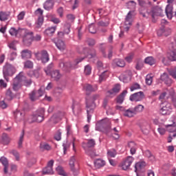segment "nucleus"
I'll use <instances>...</instances> for the list:
<instances>
[{
	"label": "nucleus",
	"instance_id": "obj_1",
	"mask_svg": "<svg viewBox=\"0 0 176 176\" xmlns=\"http://www.w3.org/2000/svg\"><path fill=\"white\" fill-rule=\"evenodd\" d=\"M83 60H85V58H78L74 61H67L65 63L61 61L59 63L58 67L63 72L69 73L72 69L78 68V64L83 61Z\"/></svg>",
	"mask_w": 176,
	"mask_h": 176
},
{
	"label": "nucleus",
	"instance_id": "obj_2",
	"mask_svg": "<svg viewBox=\"0 0 176 176\" xmlns=\"http://www.w3.org/2000/svg\"><path fill=\"white\" fill-rule=\"evenodd\" d=\"M96 146V140L94 139H89L87 140V143H82V148L85 151V153L90 156V157H96L97 154H96V151L93 150V148Z\"/></svg>",
	"mask_w": 176,
	"mask_h": 176
},
{
	"label": "nucleus",
	"instance_id": "obj_3",
	"mask_svg": "<svg viewBox=\"0 0 176 176\" xmlns=\"http://www.w3.org/2000/svg\"><path fill=\"white\" fill-rule=\"evenodd\" d=\"M45 119V109L41 108L38 109L35 113L30 116L28 119V123H34V122H37V123H41L43 122Z\"/></svg>",
	"mask_w": 176,
	"mask_h": 176
},
{
	"label": "nucleus",
	"instance_id": "obj_4",
	"mask_svg": "<svg viewBox=\"0 0 176 176\" xmlns=\"http://www.w3.org/2000/svg\"><path fill=\"white\" fill-rule=\"evenodd\" d=\"M21 36L23 37V42L25 46H31L34 41V32L25 29V32L22 33Z\"/></svg>",
	"mask_w": 176,
	"mask_h": 176
},
{
	"label": "nucleus",
	"instance_id": "obj_5",
	"mask_svg": "<svg viewBox=\"0 0 176 176\" xmlns=\"http://www.w3.org/2000/svg\"><path fill=\"white\" fill-rule=\"evenodd\" d=\"M15 72L16 69L14 68V67L10 64L6 65L3 70V77L6 80H7V82H9V78H8V76H13V74H14Z\"/></svg>",
	"mask_w": 176,
	"mask_h": 176
},
{
	"label": "nucleus",
	"instance_id": "obj_6",
	"mask_svg": "<svg viewBox=\"0 0 176 176\" xmlns=\"http://www.w3.org/2000/svg\"><path fill=\"white\" fill-rule=\"evenodd\" d=\"M34 56L38 61H41L43 64H46L50 60L49 54L46 50L35 52Z\"/></svg>",
	"mask_w": 176,
	"mask_h": 176
},
{
	"label": "nucleus",
	"instance_id": "obj_7",
	"mask_svg": "<svg viewBox=\"0 0 176 176\" xmlns=\"http://www.w3.org/2000/svg\"><path fill=\"white\" fill-rule=\"evenodd\" d=\"M146 13L151 16L152 19H155V16H163V10L159 6L152 7L151 6L150 9L146 10Z\"/></svg>",
	"mask_w": 176,
	"mask_h": 176
},
{
	"label": "nucleus",
	"instance_id": "obj_8",
	"mask_svg": "<svg viewBox=\"0 0 176 176\" xmlns=\"http://www.w3.org/2000/svg\"><path fill=\"white\" fill-rule=\"evenodd\" d=\"M160 112L162 115H170L171 113V104L164 102L160 104Z\"/></svg>",
	"mask_w": 176,
	"mask_h": 176
},
{
	"label": "nucleus",
	"instance_id": "obj_9",
	"mask_svg": "<svg viewBox=\"0 0 176 176\" xmlns=\"http://www.w3.org/2000/svg\"><path fill=\"white\" fill-rule=\"evenodd\" d=\"M100 98V95L99 94H95L92 96L91 98L89 99H87L86 101V105L87 108L89 109H94L96 108V103H94V101L96 100H98Z\"/></svg>",
	"mask_w": 176,
	"mask_h": 176
},
{
	"label": "nucleus",
	"instance_id": "obj_10",
	"mask_svg": "<svg viewBox=\"0 0 176 176\" xmlns=\"http://www.w3.org/2000/svg\"><path fill=\"white\" fill-rule=\"evenodd\" d=\"M23 77L21 76V73L18 74L14 78L12 84V89L14 91H18L21 89V80Z\"/></svg>",
	"mask_w": 176,
	"mask_h": 176
},
{
	"label": "nucleus",
	"instance_id": "obj_11",
	"mask_svg": "<svg viewBox=\"0 0 176 176\" xmlns=\"http://www.w3.org/2000/svg\"><path fill=\"white\" fill-rule=\"evenodd\" d=\"M43 96V91H42V88H40L38 91L33 90L31 94H29L30 98L31 101H36V100H39L40 97Z\"/></svg>",
	"mask_w": 176,
	"mask_h": 176
},
{
	"label": "nucleus",
	"instance_id": "obj_12",
	"mask_svg": "<svg viewBox=\"0 0 176 176\" xmlns=\"http://www.w3.org/2000/svg\"><path fill=\"white\" fill-rule=\"evenodd\" d=\"M132 13H134V12L129 11L125 18L124 25H126V27L124 28V30L125 31H126V32H128L129 30H130V27H131V24L133 23Z\"/></svg>",
	"mask_w": 176,
	"mask_h": 176
},
{
	"label": "nucleus",
	"instance_id": "obj_13",
	"mask_svg": "<svg viewBox=\"0 0 176 176\" xmlns=\"http://www.w3.org/2000/svg\"><path fill=\"white\" fill-rule=\"evenodd\" d=\"M116 109H120V111H122L123 116H126V118H133L134 115H135V113L134 112L133 109H129L127 110H124V108L122 106H116Z\"/></svg>",
	"mask_w": 176,
	"mask_h": 176
},
{
	"label": "nucleus",
	"instance_id": "obj_14",
	"mask_svg": "<svg viewBox=\"0 0 176 176\" xmlns=\"http://www.w3.org/2000/svg\"><path fill=\"white\" fill-rule=\"evenodd\" d=\"M170 47L173 50V51L169 53L168 58L170 61H176V39L175 43H170Z\"/></svg>",
	"mask_w": 176,
	"mask_h": 176
},
{
	"label": "nucleus",
	"instance_id": "obj_15",
	"mask_svg": "<svg viewBox=\"0 0 176 176\" xmlns=\"http://www.w3.org/2000/svg\"><path fill=\"white\" fill-rule=\"evenodd\" d=\"M144 92L142 91H139L137 93H135L132 95H131L129 100L131 101H135V102H138V101H142V100H144Z\"/></svg>",
	"mask_w": 176,
	"mask_h": 176
},
{
	"label": "nucleus",
	"instance_id": "obj_16",
	"mask_svg": "<svg viewBox=\"0 0 176 176\" xmlns=\"http://www.w3.org/2000/svg\"><path fill=\"white\" fill-rule=\"evenodd\" d=\"M54 164V160H51L47 162V166L43 169V175L46 174H53V165Z\"/></svg>",
	"mask_w": 176,
	"mask_h": 176
},
{
	"label": "nucleus",
	"instance_id": "obj_17",
	"mask_svg": "<svg viewBox=\"0 0 176 176\" xmlns=\"http://www.w3.org/2000/svg\"><path fill=\"white\" fill-rule=\"evenodd\" d=\"M83 89L85 90L86 94L89 95L91 93L97 91V90H98V87L96 85H91L90 84H85L83 86Z\"/></svg>",
	"mask_w": 176,
	"mask_h": 176
},
{
	"label": "nucleus",
	"instance_id": "obj_18",
	"mask_svg": "<svg viewBox=\"0 0 176 176\" xmlns=\"http://www.w3.org/2000/svg\"><path fill=\"white\" fill-rule=\"evenodd\" d=\"M12 36H16V38H20L22 34L25 32V29H16L14 28H11L9 31Z\"/></svg>",
	"mask_w": 176,
	"mask_h": 176
},
{
	"label": "nucleus",
	"instance_id": "obj_19",
	"mask_svg": "<svg viewBox=\"0 0 176 176\" xmlns=\"http://www.w3.org/2000/svg\"><path fill=\"white\" fill-rule=\"evenodd\" d=\"M64 113L63 112H58L55 114H54L52 118H50V121L52 122V123H54L56 124V123H58L61 119L64 118Z\"/></svg>",
	"mask_w": 176,
	"mask_h": 176
},
{
	"label": "nucleus",
	"instance_id": "obj_20",
	"mask_svg": "<svg viewBox=\"0 0 176 176\" xmlns=\"http://www.w3.org/2000/svg\"><path fill=\"white\" fill-rule=\"evenodd\" d=\"M134 161V158L131 156H129L123 162L122 164V170H128V168H130L131 166V163Z\"/></svg>",
	"mask_w": 176,
	"mask_h": 176
},
{
	"label": "nucleus",
	"instance_id": "obj_21",
	"mask_svg": "<svg viewBox=\"0 0 176 176\" xmlns=\"http://www.w3.org/2000/svg\"><path fill=\"white\" fill-rule=\"evenodd\" d=\"M160 80L165 83V85H167V86H171L173 84V79L170 78L168 76V74L164 73L160 76Z\"/></svg>",
	"mask_w": 176,
	"mask_h": 176
},
{
	"label": "nucleus",
	"instance_id": "obj_22",
	"mask_svg": "<svg viewBox=\"0 0 176 176\" xmlns=\"http://www.w3.org/2000/svg\"><path fill=\"white\" fill-rule=\"evenodd\" d=\"M119 91H120V85L116 84L111 90L107 91V96L109 97H115Z\"/></svg>",
	"mask_w": 176,
	"mask_h": 176
},
{
	"label": "nucleus",
	"instance_id": "obj_23",
	"mask_svg": "<svg viewBox=\"0 0 176 176\" xmlns=\"http://www.w3.org/2000/svg\"><path fill=\"white\" fill-rule=\"evenodd\" d=\"M14 116L16 122H23V120H25L24 116H25V114L20 111H16L14 112Z\"/></svg>",
	"mask_w": 176,
	"mask_h": 176
},
{
	"label": "nucleus",
	"instance_id": "obj_24",
	"mask_svg": "<svg viewBox=\"0 0 176 176\" xmlns=\"http://www.w3.org/2000/svg\"><path fill=\"white\" fill-rule=\"evenodd\" d=\"M50 76H51L52 79H54V80L58 82V80L61 79L63 74H61V73H60L59 70L56 69V70H54L53 72H52V73Z\"/></svg>",
	"mask_w": 176,
	"mask_h": 176
},
{
	"label": "nucleus",
	"instance_id": "obj_25",
	"mask_svg": "<svg viewBox=\"0 0 176 176\" xmlns=\"http://www.w3.org/2000/svg\"><path fill=\"white\" fill-rule=\"evenodd\" d=\"M75 163H76V159L75 158V156H73L70 158L69 164L74 175H78V171L75 170Z\"/></svg>",
	"mask_w": 176,
	"mask_h": 176
},
{
	"label": "nucleus",
	"instance_id": "obj_26",
	"mask_svg": "<svg viewBox=\"0 0 176 176\" xmlns=\"http://www.w3.org/2000/svg\"><path fill=\"white\" fill-rule=\"evenodd\" d=\"M140 128L143 134H148L149 133V124L146 122H142L140 124Z\"/></svg>",
	"mask_w": 176,
	"mask_h": 176
},
{
	"label": "nucleus",
	"instance_id": "obj_27",
	"mask_svg": "<svg viewBox=\"0 0 176 176\" xmlns=\"http://www.w3.org/2000/svg\"><path fill=\"white\" fill-rule=\"evenodd\" d=\"M128 148H130L131 155H135L137 152V144L134 142H129L128 143Z\"/></svg>",
	"mask_w": 176,
	"mask_h": 176
},
{
	"label": "nucleus",
	"instance_id": "obj_28",
	"mask_svg": "<svg viewBox=\"0 0 176 176\" xmlns=\"http://www.w3.org/2000/svg\"><path fill=\"white\" fill-rule=\"evenodd\" d=\"M21 58H31L32 56V52L29 50H23L21 52Z\"/></svg>",
	"mask_w": 176,
	"mask_h": 176
},
{
	"label": "nucleus",
	"instance_id": "obj_29",
	"mask_svg": "<svg viewBox=\"0 0 176 176\" xmlns=\"http://www.w3.org/2000/svg\"><path fill=\"white\" fill-rule=\"evenodd\" d=\"M126 94H127V90H124L122 93L117 97V104H123V101H124V97H126Z\"/></svg>",
	"mask_w": 176,
	"mask_h": 176
},
{
	"label": "nucleus",
	"instance_id": "obj_30",
	"mask_svg": "<svg viewBox=\"0 0 176 176\" xmlns=\"http://www.w3.org/2000/svg\"><path fill=\"white\" fill-rule=\"evenodd\" d=\"M56 30H57V27H56V26L47 28L45 30V35H47V36H53V34H54V32H56Z\"/></svg>",
	"mask_w": 176,
	"mask_h": 176
},
{
	"label": "nucleus",
	"instance_id": "obj_31",
	"mask_svg": "<svg viewBox=\"0 0 176 176\" xmlns=\"http://www.w3.org/2000/svg\"><path fill=\"white\" fill-rule=\"evenodd\" d=\"M165 12L168 19H173V6L170 4L166 6V8L165 9Z\"/></svg>",
	"mask_w": 176,
	"mask_h": 176
},
{
	"label": "nucleus",
	"instance_id": "obj_32",
	"mask_svg": "<svg viewBox=\"0 0 176 176\" xmlns=\"http://www.w3.org/2000/svg\"><path fill=\"white\" fill-rule=\"evenodd\" d=\"M145 166H146V163L145 162H139L136 163L135 165V173H137V171H141Z\"/></svg>",
	"mask_w": 176,
	"mask_h": 176
},
{
	"label": "nucleus",
	"instance_id": "obj_33",
	"mask_svg": "<svg viewBox=\"0 0 176 176\" xmlns=\"http://www.w3.org/2000/svg\"><path fill=\"white\" fill-rule=\"evenodd\" d=\"M136 5H137V3L134 1H129L128 3H126V8L128 9H131L132 10L131 12H133L132 13V17H133V16H134V10H135Z\"/></svg>",
	"mask_w": 176,
	"mask_h": 176
},
{
	"label": "nucleus",
	"instance_id": "obj_34",
	"mask_svg": "<svg viewBox=\"0 0 176 176\" xmlns=\"http://www.w3.org/2000/svg\"><path fill=\"white\" fill-rule=\"evenodd\" d=\"M94 165L96 168H101V167L105 166V161H104V160L97 159L94 162Z\"/></svg>",
	"mask_w": 176,
	"mask_h": 176
},
{
	"label": "nucleus",
	"instance_id": "obj_35",
	"mask_svg": "<svg viewBox=\"0 0 176 176\" xmlns=\"http://www.w3.org/2000/svg\"><path fill=\"white\" fill-rule=\"evenodd\" d=\"M9 16H10V12H0V21H6L9 19Z\"/></svg>",
	"mask_w": 176,
	"mask_h": 176
},
{
	"label": "nucleus",
	"instance_id": "obj_36",
	"mask_svg": "<svg viewBox=\"0 0 176 176\" xmlns=\"http://www.w3.org/2000/svg\"><path fill=\"white\" fill-rule=\"evenodd\" d=\"M43 8L45 10H50V9H53V1L47 0L44 3Z\"/></svg>",
	"mask_w": 176,
	"mask_h": 176
},
{
	"label": "nucleus",
	"instance_id": "obj_37",
	"mask_svg": "<svg viewBox=\"0 0 176 176\" xmlns=\"http://www.w3.org/2000/svg\"><path fill=\"white\" fill-rule=\"evenodd\" d=\"M114 64L117 65V67H120L121 68H123V67H125L126 63L122 59L120 58H116L113 60Z\"/></svg>",
	"mask_w": 176,
	"mask_h": 176
},
{
	"label": "nucleus",
	"instance_id": "obj_38",
	"mask_svg": "<svg viewBox=\"0 0 176 176\" xmlns=\"http://www.w3.org/2000/svg\"><path fill=\"white\" fill-rule=\"evenodd\" d=\"M40 149L42 152H45V151H50L52 149V146H50L47 143L43 142L40 144Z\"/></svg>",
	"mask_w": 176,
	"mask_h": 176
},
{
	"label": "nucleus",
	"instance_id": "obj_39",
	"mask_svg": "<svg viewBox=\"0 0 176 176\" xmlns=\"http://www.w3.org/2000/svg\"><path fill=\"white\" fill-rule=\"evenodd\" d=\"M144 63L148 65H153L156 64V60L153 56H148L145 58Z\"/></svg>",
	"mask_w": 176,
	"mask_h": 176
},
{
	"label": "nucleus",
	"instance_id": "obj_40",
	"mask_svg": "<svg viewBox=\"0 0 176 176\" xmlns=\"http://www.w3.org/2000/svg\"><path fill=\"white\" fill-rule=\"evenodd\" d=\"M108 76H109V72L108 71L103 72L99 76L100 83H101V82H104V80H106Z\"/></svg>",
	"mask_w": 176,
	"mask_h": 176
},
{
	"label": "nucleus",
	"instance_id": "obj_41",
	"mask_svg": "<svg viewBox=\"0 0 176 176\" xmlns=\"http://www.w3.org/2000/svg\"><path fill=\"white\" fill-rule=\"evenodd\" d=\"M56 46L59 50H65V43L61 40H58L56 43Z\"/></svg>",
	"mask_w": 176,
	"mask_h": 176
},
{
	"label": "nucleus",
	"instance_id": "obj_42",
	"mask_svg": "<svg viewBox=\"0 0 176 176\" xmlns=\"http://www.w3.org/2000/svg\"><path fill=\"white\" fill-rule=\"evenodd\" d=\"M144 155L146 156V157H148V159L151 160V162H155V160H156L155 155H153V154H152V153L149 150H146L144 152Z\"/></svg>",
	"mask_w": 176,
	"mask_h": 176
},
{
	"label": "nucleus",
	"instance_id": "obj_43",
	"mask_svg": "<svg viewBox=\"0 0 176 176\" xmlns=\"http://www.w3.org/2000/svg\"><path fill=\"white\" fill-rule=\"evenodd\" d=\"M21 76L23 78V79L21 80V82H23V83L25 86H27V87L31 86V85L32 83V80L23 76V75L21 74Z\"/></svg>",
	"mask_w": 176,
	"mask_h": 176
},
{
	"label": "nucleus",
	"instance_id": "obj_44",
	"mask_svg": "<svg viewBox=\"0 0 176 176\" xmlns=\"http://www.w3.org/2000/svg\"><path fill=\"white\" fill-rule=\"evenodd\" d=\"M6 100H8V101H12V100L14 98V95L13 94L10 89L7 90V92L6 94Z\"/></svg>",
	"mask_w": 176,
	"mask_h": 176
},
{
	"label": "nucleus",
	"instance_id": "obj_45",
	"mask_svg": "<svg viewBox=\"0 0 176 176\" xmlns=\"http://www.w3.org/2000/svg\"><path fill=\"white\" fill-rule=\"evenodd\" d=\"M120 80L124 83H127L130 80V76L129 74H121L119 77Z\"/></svg>",
	"mask_w": 176,
	"mask_h": 176
},
{
	"label": "nucleus",
	"instance_id": "obj_46",
	"mask_svg": "<svg viewBox=\"0 0 176 176\" xmlns=\"http://www.w3.org/2000/svg\"><path fill=\"white\" fill-rule=\"evenodd\" d=\"M144 105L142 104H138V106H135L133 109V112H135V115H137V113L140 112H142L144 111Z\"/></svg>",
	"mask_w": 176,
	"mask_h": 176
},
{
	"label": "nucleus",
	"instance_id": "obj_47",
	"mask_svg": "<svg viewBox=\"0 0 176 176\" xmlns=\"http://www.w3.org/2000/svg\"><path fill=\"white\" fill-rule=\"evenodd\" d=\"M54 67V65H53V63H51V64L48 65L47 68L44 69V71H45L46 75H47V76L51 75L52 69H53Z\"/></svg>",
	"mask_w": 176,
	"mask_h": 176
},
{
	"label": "nucleus",
	"instance_id": "obj_48",
	"mask_svg": "<svg viewBox=\"0 0 176 176\" xmlns=\"http://www.w3.org/2000/svg\"><path fill=\"white\" fill-rule=\"evenodd\" d=\"M168 127H172V129L169 131H170V133H173V134L171 135V137H173L174 138H175V137H176V127L173 126V124L166 125V129H168Z\"/></svg>",
	"mask_w": 176,
	"mask_h": 176
},
{
	"label": "nucleus",
	"instance_id": "obj_49",
	"mask_svg": "<svg viewBox=\"0 0 176 176\" xmlns=\"http://www.w3.org/2000/svg\"><path fill=\"white\" fill-rule=\"evenodd\" d=\"M56 171L59 175L67 176V173H65V171L64 170V168H63V166H58L56 168Z\"/></svg>",
	"mask_w": 176,
	"mask_h": 176
},
{
	"label": "nucleus",
	"instance_id": "obj_50",
	"mask_svg": "<svg viewBox=\"0 0 176 176\" xmlns=\"http://www.w3.org/2000/svg\"><path fill=\"white\" fill-rule=\"evenodd\" d=\"M64 32L67 35L71 32V23H67L64 25Z\"/></svg>",
	"mask_w": 176,
	"mask_h": 176
},
{
	"label": "nucleus",
	"instance_id": "obj_51",
	"mask_svg": "<svg viewBox=\"0 0 176 176\" xmlns=\"http://www.w3.org/2000/svg\"><path fill=\"white\" fill-rule=\"evenodd\" d=\"M23 141H24V131H22L18 142V148H23Z\"/></svg>",
	"mask_w": 176,
	"mask_h": 176
},
{
	"label": "nucleus",
	"instance_id": "obj_52",
	"mask_svg": "<svg viewBox=\"0 0 176 176\" xmlns=\"http://www.w3.org/2000/svg\"><path fill=\"white\" fill-rule=\"evenodd\" d=\"M138 2H139L140 6H142V8H145L148 6V8H151V6H152V4L151 3V2H148V3H146L143 0H138Z\"/></svg>",
	"mask_w": 176,
	"mask_h": 176
},
{
	"label": "nucleus",
	"instance_id": "obj_53",
	"mask_svg": "<svg viewBox=\"0 0 176 176\" xmlns=\"http://www.w3.org/2000/svg\"><path fill=\"white\" fill-rule=\"evenodd\" d=\"M133 58H134V53L131 52L124 58V60L126 63H131V61H133Z\"/></svg>",
	"mask_w": 176,
	"mask_h": 176
},
{
	"label": "nucleus",
	"instance_id": "obj_54",
	"mask_svg": "<svg viewBox=\"0 0 176 176\" xmlns=\"http://www.w3.org/2000/svg\"><path fill=\"white\" fill-rule=\"evenodd\" d=\"M29 75L32 77L38 78H39L41 74H39L38 70H34V71L30 72Z\"/></svg>",
	"mask_w": 176,
	"mask_h": 176
},
{
	"label": "nucleus",
	"instance_id": "obj_55",
	"mask_svg": "<svg viewBox=\"0 0 176 176\" xmlns=\"http://www.w3.org/2000/svg\"><path fill=\"white\" fill-rule=\"evenodd\" d=\"M34 67V63L31 60H27L24 63V68L31 69Z\"/></svg>",
	"mask_w": 176,
	"mask_h": 176
},
{
	"label": "nucleus",
	"instance_id": "obj_56",
	"mask_svg": "<svg viewBox=\"0 0 176 176\" xmlns=\"http://www.w3.org/2000/svg\"><path fill=\"white\" fill-rule=\"evenodd\" d=\"M1 140L3 144H9V137H8V134L3 133L1 135Z\"/></svg>",
	"mask_w": 176,
	"mask_h": 176
},
{
	"label": "nucleus",
	"instance_id": "obj_57",
	"mask_svg": "<svg viewBox=\"0 0 176 176\" xmlns=\"http://www.w3.org/2000/svg\"><path fill=\"white\" fill-rule=\"evenodd\" d=\"M36 163V159L35 157L30 158L28 162V167H32L34 164Z\"/></svg>",
	"mask_w": 176,
	"mask_h": 176
},
{
	"label": "nucleus",
	"instance_id": "obj_58",
	"mask_svg": "<svg viewBox=\"0 0 176 176\" xmlns=\"http://www.w3.org/2000/svg\"><path fill=\"white\" fill-rule=\"evenodd\" d=\"M138 89H141V85H140V84L137 82L133 84L130 87L131 91H134V90H138Z\"/></svg>",
	"mask_w": 176,
	"mask_h": 176
},
{
	"label": "nucleus",
	"instance_id": "obj_59",
	"mask_svg": "<svg viewBox=\"0 0 176 176\" xmlns=\"http://www.w3.org/2000/svg\"><path fill=\"white\" fill-rule=\"evenodd\" d=\"M84 74L85 75H90L91 74V66L87 65L85 67Z\"/></svg>",
	"mask_w": 176,
	"mask_h": 176
},
{
	"label": "nucleus",
	"instance_id": "obj_60",
	"mask_svg": "<svg viewBox=\"0 0 176 176\" xmlns=\"http://www.w3.org/2000/svg\"><path fill=\"white\" fill-rule=\"evenodd\" d=\"M108 157H115L116 156V151L115 150H109L107 151Z\"/></svg>",
	"mask_w": 176,
	"mask_h": 176
},
{
	"label": "nucleus",
	"instance_id": "obj_61",
	"mask_svg": "<svg viewBox=\"0 0 176 176\" xmlns=\"http://www.w3.org/2000/svg\"><path fill=\"white\" fill-rule=\"evenodd\" d=\"M54 139L56 141H60L61 140V130H58L54 135Z\"/></svg>",
	"mask_w": 176,
	"mask_h": 176
},
{
	"label": "nucleus",
	"instance_id": "obj_62",
	"mask_svg": "<svg viewBox=\"0 0 176 176\" xmlns=\"http://www.w3.org/2000/svg\"><path fill=\"white\" fill-rule=\"evenodd\" d=\"M89 31L91 34H96L97 32V30L96 29V26H94V24L89 25Z\"/></svg>",
	"mask_w": 176,
	"mask_h": 176
},
{
	"label": "nucleus",
	"instance_id": "obj_63",
	"mask_svg": "<svg viewBox=\"0 0 176 176\" xmlns=\"http://www.w3.org/2000/svg\"><path fill=\"white\" fill-rule=\"evenodd\" d=\"M0 162L3 164V166H9V162H8V159L5 157H1L0 158Z\"/></svg>",
	"mask_w": 176,
	"mask_h": 176
},
{
	"label": "nucleus",
	"instance_id": "obj_64",
	"mask_svg": "<svg viewBox=\"0 0 176 176\" xmlns=\"http://www.w3.org/2000/svg\"><path fill=\"white\" fill-rule=\"evenodd\" d=\"M16 45H17V41H14L8 44V47L10 49H12V50H16Z\"/></svg>",
	"mask_w": 176,
	"mask_h": 176
}]
</instances>
